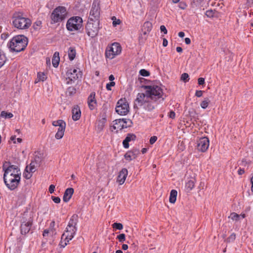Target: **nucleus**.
<instances>
[{"label": "nucleus", "instance_id": "f257e3e1", "mask_svg": "<svg viewBox=\"0 0 253 253\" xmlns=\"http://www.w3.org/2000/svg\"><path fill=\"white\" fill-rule=\"evenodd\" d=\"M156 104L151 100L146 90L145 93H138L134 101V108H143L147 111H151L155 108Z\"/></svg>", "mask_w": 253, "mask_h": 253}, {"label": "nucleus", "instance_id": "f03ea898", "mask_svg": "<svg viewBox=\"0 0 253 253\" xmlns=\"http://www.w3.org/2000/svg\"><path fill=\"white\" fill-rule=\"evenodd\" d=\"M77 231V221L74 219V216H72L69 220L65 231L62 235L61 245L62 248H64L74 238Z\"/></svg>", "mask_w": 253, "mask_h": 253}, {"label": "nucleus", "instance_id": "7ed1b4c3", "mask_svg": "<svg viewBox=\"0 0 253 253\" xmlns=\"http://www.w3.org/2000/svg\"><path fill=\"white\" fill-rule=\"evenodd\" d=\"M27 44L28 39L26 37L23 35H18L11 39L7 46L11 51L18 52L23 50Z\"/></svg>", "mask_w": 253, "mask_h": 253}, {"label": "nucleus", "instance_id": "20e7f679", "mask_svg": "<svg viewBox=\"0 0 253 253\" xmlns=\"http://www.w3.org/2000/svg\"><path fill=\"white\" fill-rule=\"evenodd\" d=\"M12 23L14 27L19 29H27L30 27L31 20L24 16L23 13L16 12L12 16Z\"/></svg>", "mask_w": 253, "mask_h": 253}, {"label": "nucleus", "instance_id": "39448f33", "mask_svg": "<svg viewBox=\"0 0 253 253\" xmlns=\"http://www.w3.org/2000/svg\"><path fill=\"white\" fill-rule=\"evenodd\" d=\"M146 92L150 96L152 102L163 101L164 100L163 89L158 85L145 86Z\"/></svg>", "mask_w": 253, "mask_h": 253}, {"label": "nucleus", "instance_id": "423d86ee", "mask_svg": "<svg viewBox=\"0 0 253 253\" xmlns=\"http://www.w3.org/2000/svg\"><path fill=\"white\" fill-rule=\"evenodd\" d=\"M66 9L64 6H59L52 11L51 14V19L53 23L62 22L67 16Z\"/></svg>", "mask_w": 253, "mask_h": 253}, {"label": "nucleus", "instance_id": "0eeeda50", "mask_svg": "<svg viewBox=\"0 0 253 253\" xmlns=\"http://www.w3.org/2000/svg\"><path fill=\"white\" fill-rule=\"evenodd\" d=\"M83 27V19L79 16H73L69 18L66 23L67 30L74 32L80 30Z\"/></svg>", "mask_w": 253, "mask_h": 253}, {"label": "nucleus", "instance_id": "6e6552de", "mask_svg": "<svg viewBox=\"0 0 253 253\" xmlns=\"http://www.w3.org/2000/svg\"><path fill=\"white\" fill-rule=\"evenodd\" d=\"M121 50V46L119 43L117 42L113 43L111 46L107 47L105 51V56L106 58L112 59L116 55L120 54Z\"/></svg>", "mask_w": 253, "mask_h": 253}, {"label": "nucleus", "instance_id": "1a4fd4ad", "mask_svg": "<svg viewBox=\"0 0 253 253\" xmlns=\"http://www.w3.org/2000/svg\"><path fill=\"white\" fill-rule=\"evenodd\" d=\"M99 21H88L85 27L87 35L91 38L96 37L99 29Z\"/></svg>", "mask_w": 253, "mask_h": 253}, {"label": "nucleus", "instance_id": "9d476101", "mask_svg": "<svg viewBox=\"0 0 253 253\" xmlns=\"http://www.w3.org/2000/svg\"><path fill=\"white\" fill-rule=\"evenodd\" d=\"M66 83L67 84H71L77 80L79 77H81L82 74L79 70L72 68L69 69L66 72Z\"/></svg>", "mask_w": 253, "mask_h": 253}, {"label": "nucleus", "instance_id": "9b49d317", "mask_svg": "<svg viewBox=\"0 0 253 253\" xmlns=\"http://www.w3.org/2000/svg\"><path fill=\"white\" fill-rule=\"evenodd\" d=\"M21 177H3V180L7 187L11 190L15 189L20 183Z\"/></svg>", "mask_w": 253, "mask_h": 253}, {"label": "nucleus", "instance_id": "f8f14e48", "mask_svg": "<svg viewBox=\"0 0 253 253\" xmlns=\"http://www.w3.org/2000/svg\"><path fill=\"white\" fill-rule=\"evenodd\" d=\"M116 111L118 114L122 116L127 114L129 111V105L125 99H121L118 101Z\"/></svg>", "mask_w": 253, "mask_h": 253}, {"label": "nucleus", "instance_id": "ddd939ff", "mask_svg": "<svg viewBox=\"0 0 253 253\" xmlns=\"http://www.w3.org/2000/svg\"><path fill=\"white\" fill-rule=\"evenodd\" d=\"M3 169L4 171L3 177L15 176L16 177H21V171L20 169L16 166L11 165L5 168V166H3Z\"/></svg>", "mask_w": 253, "mask_h": 253}, {"label": "nucleus", "instance_id": "4468645a", "mask_svg": "<svg viewBox=\"0 0 253 253\" xmlns=\"http://www.w3.org/2000/svg\"><path fill=\"white\" fill-rule=\"evenodd\" d=\"M33 224V219L30 217L28 219L23 217L21 220L20 232L22 235H26L30 230Z\"/></svg>", "mask_w": 253, "mask_h": 253}, {"label": "nucleus", "instance_id": "2eb2a0df", "mask_svg": "<svg viewBox=\"0 0 253 253\" xmlns=\"http://www.w3.org/2000/svg\"><path fill=\"white\" fill-rule=\"evenodd\" d=\"M100 15V8L98 3H93L90 11L89 21H99Z\"/></svg>", "mask_w": 253, "mask_h": 253}, {"label": "nucleus", "instance_id": "dca6fc26", "mask_svg": "<svg viewBox=\"0 0 253 253\" xmlns=\"http://www.w3.org/2000/svg\"><path fill=\"white\" fill-rule=\"evenodd\" d=\"M209 140L207 137L200 138L197 141V149L202 152H206L209 147Z\"/></svg>", "mask_w": 253, "mask_h": 253}, {"label": "nucleus", "instance_id": "f3484780", "mask_svg": "<svg viewBox=\"0 0 253 253\" xmlns=\"http://www.w3.org/2000/svg\"><path fill=\"white\" fill-rule=\"evenodd\" d=\"M139 153V150L138 149H133L126 153L125 158L127 161H130L136 159Z\"/></svg>", "mask_w": 253, "mask_h": 253}, {"label": "nucleus", "instance_id": "a211bd4d", "mask_svg": "<svg viewBox=\"0 0 253 253\" xmlns=\"http://www.w3.org/2000/svg\"><path fill=\"white\" fill-rule=\"evenodd\" d=\"M128 174V171L126 169L123 168L120 171L119 174L117 177V182L119 183L120 185H122L124 183L126 176Z\"/></svg>", "mask_w": 253, "mask_h": 253}, {"label": "nucleus", "instance_id": "6ab92c4d", "mask_svg": "<svg viewBox=\"0 0 253 253\" xmlns=\"http://www.w3.org/2000/svg\"><path fill=\"white\" fill-rule=\"evenodd\" d=\"M81 115V112L80 107L75 105L72 109V119L74 121H78L80 119Z\"/></svg>", "mask_w": 253, "mask_h": 253}, {"label": "nucleus", "instance_id": "aec40b11", "mask_svg": "<svg viewBox=\"0 0 253 253\" xmlns=\"http://www.w3.org/2000/svg\"><path fill=\"white\" fill-rule=\"evenodd\" d=\"M88 105L90 110L95 109L96 105V101L95 99V93H91L88 98Z\"/></svg>", "mask_w": 253, "mask_h": 253}, {"label": "nucleus", "instance_id": "412c9836", "mask_svg": "<svg viewBox=\"0 0 253 253\" xmlns=\"http://www.w3.org/2000/svg\"><path fill=\"white\" fill-rule=\"evenodd\" d=\"M74 191V189L72 188H68L65 190L63 197V200L65 202H68L70 200Z\"/></svg>", "mask_w": 253, "mask_h": 253}, {"label": "nucleus", "instance_id": "4be33fe9", "mask_svg": "<svg viewBox=\"0 0 253 253\" xmlns=\"http://www.w3.org/2000/svg\"><path fill=\"white\" fill-rule=\"evenodd\" d=\"M136 136L131 133H128L123 142V146L125 148L129 147V142L135 140Z\"/></svg>", "mask_w": 253, "mask_h": 253}, {"label": "nucleus", "instance_id": "5701e85b", "mask_svg": "<svg viewBox=\"0 0 253 253\" xmlns=\"http://www.w3.org/2000/svg\"><path fill=\"white\" fill-rule=\"evenodd\" d=\"M152 28V24L149 21L145 22L142 27V32L145 36L147 35Z\"/></svg>", "mask_w": 253, "mask_h": 253}, {"label": "nucleus", "instance_id": "b1692460", "mask_svg": "<svg viewBox=\"0 0 253 253\" xmlns=\"http://www.w3.org/2000/svg\"><path fill=\"white\" fill-rule=\"evenodd\" d=\"M196 180L194 178H191L188 180L185 183V189L187 192L191 191L195 187Z\"/></svg>", "mask_w": 253, "mask_h": 253}, {"label": "nucleus", "instance_id": "393cba45", "mask_svg": "<svg viewBox=\"0 0 253 253\" xmlns=\"http://www.w3.org/2000/svg\"><path fill=\"white\" fill-rule=\"evenodd\" d=\"M177 195V192L176 190H172L170 192L169 201L172 204L175 203Z\"/></svg>", "mask_w": 253, "mask_h": 253}, {"label": "nucleus", "instance_id": "a878e982", "mask_svg": "<svg viewBox=\"0 0 253 253\" xmlns=\"http://www.w3.org/2000/svg\"><path fill=\"white\" fill-rule=\"evenodd\" d=\"M60 58L59 55V53L58 52H55L52 58V65L54 67H57L59 63Z\"/></svg>", "mask_w": 253, "mask_h": 253}, {"label": "nucleus", "instance_id": "bb28decb", "mask_svg": "<svg viewBox=\"0 0 253 253\" xmlns=\"http://www.w3.org/2000/svg\"><path fill=\"white\" fill-rule=\"evenodd\" d=\"M106 122V119L105 116L103 117L101 119L99 120L98 122L97 126V129L99 131H101L104 126V125Z\"/></svg>", "mask_w": 253, "mask_h": 253}, {"label": "nucleus", "instance_id": "cd10ccee", "mask_svg": "<svg viewBox=\"0 0 253 253\" xmlns=\"http://www.w3.org/2000/svg\"><path fill=\"white\" fill-rule=\"evenodd\" d=\"M76 51L75 48L70 47L68 50V56L70 60H73L75 58Z\"/></svg>", "mask_w": 253, "mask_h": 253}, {"label": "nucleus", "instance_id": "c85d7f7f", "mask_svg": "<svg viewBox=\"0 0 253 253\" xmlns=\"http://www.w3.org/2000/svg\"><path fill=\"white\" fill-rule=\"evenodd\" d=\"M7 60L5 53L0 49V68L3 66Z\"/></svg>", "mask_w": 253, "mask_h": 253}, {"label": "nucleus", "instance_id": "c756f323", "mask_svg": "<svg viewBox=\"0 0 253 253\" xmlns=\"http://www.w3.org/2000/svg\"><path fill=\"white\" fill-rule=\"evenodd\" d=\"M47 78L46 75L44 73H38L37 76V79L35 81V83L36 84L39 82H43Z\"/></svg>", "mask_w": 253, "mask_h": 253}, {"label": "nucleus", "instance_id": "7c9ffc66", "mask_svg": "<svg viewBox=\"0 0 253 253\" xmlns=\"http://www.w3.org/2000/svg\"><path fill=\"white\" fill-rule=\"evenodd\" d=\"M203 0H193L191 5L193 8H197L201 6Z\"/></svg>", "mask_w": 253, "mask_h": 253}, {"label": "nucleus", "instance_id": "2f4dec72", "mask_svg": "<svg viewBox=\"0 0 253 253\" xmlns=\"http://www.w3.org/2000/svg\"><path fill=\"white\" fill-rule=\"evenodd\" d=\"M37 166L38 165H37L34 162L32 161L30 165L29 166H27L26 169L33 173L35 171Z\"/></svg>", "mask_w": 253, "mask_h": 253}, {"label": "nucleus", "instance_id": "473e14b6", "mask_svg": "<svg viewBox=\"0 0 253 253\" xmlns=\"http://www.w3.org/2000/svg\"><path fill=\"white\" fill-rule=\"evenodd\" d=\"M210 102V100L209 98H205V99L201 102L200 106L203 109H206L208 107Z\"/></svg>", "mask_w": 253, "mask_h": 253}, {"label": "nucleus", "instance_id": "72a5a7b5", "mask_svg": "<svg viewBox=\"0 0 253 253\" xmlns=\"http://www.w3.org/2000/svg\"><path fill=\"white\" fill-rule=\"evenodd\" d=\"M240 217L241 215L238 214L235 212H232L229 216V218H231L233 220L238 221L239 220Z\"/></svg>", "mask_w": 253, "mask_h": 253}, {"label": "nucleus", "instance_id": "f704fd0d", "mask_svg": "<svg viewBox=\"0 0 253 253\" xmlns=\"http://www.w3.org/2000/svg\"><path fill=\"white\" fill-rule=\"evenodd\" d=\"M37 165H40L42 162L41 155L38 153L37 154L35 155L34 161Z\"/></svg>", "mask_w": 253, "mask_h": 253}, {"label": "nucleus", "instance_id": "c9c22d12", "mask_svg": "<svg viewBox=\"0 0 253 253\" xmlns=\"http://www.w3.org/2000/svg\"><path fill=\"white\" fill-rule=\"evenodd\" d=\"M0 116L4 118H11L13 116V115L11 113L2 111L0 114Z\"/></svg>", "mask_w": 253, "mask_h": 253}, {"label": "nucleus", "instance_id": "e433bc0d", "mask_svg": "<svg viewBox=\"0 0 253 253\" xmlns=\"http://www.w3.org/2000/svg\"><path fill=\"white\" fill-rule=\"evenodd\" d=\"M32 172L30 171L29 170H27V169H25V171L23 173L24 177L26 179H30L32 176Z\"/></svg>", "mask_w": 253, "mask_h": 253}, {"label": "nucleus", "instance_id": "4c0bfd02", "mask_svg": "<svg viewBox=\"0 0 253 253\" xmlns=\"http://www.w3.org/2000/svg\"><path fill=\"white\" fill-rule=\"evenodd\" d=\"M66 123L62 120H58L54 121L52 122V125L55 126H60L62 124H64Z\"/></svg>", "mask_w": 253, "mask_h": 253}, {"label": "nucleus", "instance_id": "58836bf2", "mask_svg": "<svg viewBox=\"0 0 253 253\" xmlns=\"http://www.w3.org/2000/svg\"><path fill=\"white\" fill-rule=\"evenodd\" d=\"M189 80V76L187 73H183L181 76V80L185 83L187 82Z\"/></svg>", "mask_w": 253, "mask_h": 253}, {"label": "nucleus", "instance_id": "ea45409f", "mask_svg": "<svg viewBox=\"0 0 253 253\" xmlns=\"http://www.w3.org/2000/svg\"><path fill=\"white\" fill-rule=\"evenodd\" d=\"M236 239V234L234 233H232L226 240L227 242L230 243L233 242Z\"/></svg>", "mask_w": 253, "mask_h": 253}, {"label": "nucleus", "instance_id": "a19ab883", "mask_svg": "<svg viewBox=\"0 0 253 253\" xmlns=\"http://www.w3.org/2000/svg\"><path fill=\"white\" fill-rule=\"evenodd\" d=\"M117 239L121 243H123L126 240V235L125 234L122 233L117 236Z\"/></svg>", "mask_w": 253, "mask_h": 253}, {"label": "nucleus", "instance_id": "79ce46f5", "mask_svg": "<svg viewBox=\"0 0 253 253\" xmlns=\"http://www.w3.org/2000/svg\"><path fill=\"white\" fill-rule=\"evenodd\" d=\"M215 11L213 10H208L206 12V15L208 17H213L214 16Z\"/></svg>", "mask_w": 253, "mask_h": 253}, {"label": "nucleus", "instance_id": "37998d69", "mask_svg": "<svg viewBox=\"0 0 253 253\" xmlns=\"http://www.w3.org/2000/svg\"><path fill=\"white\" fill-rule=\"evenodd\" d=\"M112 227L118 230H122L123 228V225L120 223H114L112 224Z\"/></svg>", "mask_w": 253, "mask_h": 253}, {"label": "nucleus", "instance_id": "c03bdc74", "mask_svg": "<svg viewBox=\"0 0 253 253\" xmlns=\"http://www.w3.org/2000/svg\"><path fill=\"white\" fill-rule=\"evenodd\" d=\"M139 74L140 75L143 77H148L150 75L149 72L145 69L140 70L139 71Z\"/></svg>", "mask_w": 253, "mask_h": 253}, {"label": "nucleus", "instance_id": "a18cd8bd", "mask_svg": "<svg viewBox=\"0 0 253 253\" xmlns=\"http://www.w3.org/2000/svg\"><path fill=\"white\" fill-rule=\"evenodd\" d=\"M64 131H57L56 133L55 134V138L57 139H60L62 138L64 135Z\"/></svg>", "mask_w": 253, "mask_h": 253}, {"label": "nucleus", "instance_id": "49530a36", "mask_svg": "<svg viewBox=\"0 0 253 253\" xmlns=\"http://www.w3.org/2000/svg\"><path fill=\"white\" fill-rule=\"evenodd\" d=\"M42 22L41 21H36L33 25L34 28L35 30L39 29L41 26Z\"/></svg>", "mask_w": 253, "mask_h": 253}, {"label": "nucleus", "instance_id": "de8ad7c7", "mask_svg": "<svg viewBox=\"0 0 253 253\" xmlns=\"http://www.w3.org/2000/svg\"><path fill=\"white\" fill-rule=\"evenodd\" d=\"M115 85V83L114 82H111L106 84V89L108 90H111V87L114 86Z\"/></svg>", "mask_w": 253, "mask_h": 253}, {"label": "nucleus", "instance_id": "09e8293b", "mask_svg": "<svg viewBox=\"0 0 253 253\" xmlns=\"http://www.w3.org/2000/svg\"><path fill=\"white\" fill-rule=\"evenodd\" d=\"M187 7V4L184 2H180L179 4V7L181 9H185Z\"/></svg>", "mask_w": 253, "mask_h": 253}, {"label": "nucleus", "instance_id": "8fccbe9b", "mask_svg": "<svg viewBox=\"0 0 253 253\" xmlns=\"http://www.w3.org/2000/svg\"><path fill=\"white\" fill-rule=\"evenodd\" d=\"M51 198L55 203L58 204L60 202V198L58 197L52 196Z\"/></svg>", "mask_w": 253, "mask_h": 253}, {"label": "nucleus", "instance_id": "3c124183", "mask_svg": "<svg viewBox=\"0 0 253 253\" xmlns=\"http://www.w3.org/2000/svg\"><path fill=\"white\" fill-rule=\"evenodd\" d=\"M114 18H115V20H113V25L114 26H116L117 25H119L120 24V20L119 19H118V20H116V18H115V17H113L112 18V19L114 20Z\"/></svg>", "mask_w": 253, "mask_h": 253}, {"label": "nucleus", "instance_id": "603ef678", "mask_svg": "<svg viewBox=\"0 0 253 253\" xmlns=\"http://www.w3.org/2000/svg\"><path fill=\"white\" fill-rule=\"evenodd\" d=\"M157 140V137L156 136H152L150 139V143L151 144H154Z\"/></svg>", "mask_w": 253, "mask_h": 253}, {"label": "nucleus", "instance_id": "864d4df0", "mask_svg": "<svg viewBox=\"0 0 253 253\" xmlns=\"http://www.w3.org/2000/svg\"><path fill=\"white\" fill-rule=\"evenodd\" d=\"M66 123L64 124H62L60 126H59V128L58 129L57 131H65V127H66Z\"/></svg>", "mask_w": 253, "mask_h": 253}, {"label": "nucleus", "instance_id": "5fc2aeb1", "mask_svg": "<svg viewBox=\"0 0 253 253\" xmlns=\"http://www.w3.org/2000/svg\"><path fill=\"white\" fill-rule=\"evenodd\" d=\"M160 30L162 32H163L165 34H167V30L164 25H161L160 27Z\"/></svg>", "mask_w": 253, "mask_h": 253}, {"label": "nucleus", "instance_id": "6e6d98bb", "mask_svg": "<svg viewBox=\"0 0 253 253\" xmlns=\"http://www.w3.org/2000/svg\"><path fill=\"white\" fill-rule=\"evenodd\" d=\"M54 189H55V186L54 185H50L49 186V189H48V191H49V192L51 194H52V193L54 192Z\"/></svg>", "mask_w": 253, "mask_h": 253}, {"label": "nucleus", "instance_id": "4d7b16f0", "mask_svg": "<svg viewBox=\"0 0 253 253\" xmlns=\"http://www.w3.org/2000/svg\"><path fill=\"white\" fill-rule=\"evenodd\" d=\"M203 91L202 90H197L195 93V95L198 97H201L203 95Z\"/></svg>", "mask_w": 253, "mask_h": 253}, {"label": "nucleus", "instance_id": "13d9d810", "mask_svg": "<svg viewBox=\"0 0 253 253\" xmlns=\"http://www.w3.org/2000/svg\"><path fill=\"white\" fill-rule=\"evenodd\" d=\"M205 83V79L203 78H200L198 79V84L199 85H203Z\"/></svg>", "mask_w": 253, "mask_h": 253}, {"label": "nucleus", "instance_id": "bf43d9fd", "mask_svg": "<svg viewBox=\"0 0 253 253\" xmlns=\"http://www.w3.org/2000/svg\"><path fill=\"white\" fill-rule=\"evenodd\" d=\"M169 118H170L171 119H174L175 118V114L174 112H173V111H171L169 113Z\"/></svg>", "mask_w": 253, "mask_h": 253}, {"label": "nucleus", "instance_id": "052dcab7", "mask_svg": "<svg viewBox=\"0 0 253 253\" xmlns=\"http://www.w3.org/2000/svg\"><path fill=\"white\" fill-rule=\"evenodd\" d=\"M168 44V42L166 39H163V45L165 47L167 46Z\"/></svg>", "mask_w": 253, "mask_h": 253}, {"label": "nucleus", "instance_id": "680f3d73", "mask_svg": "<svg viewBox=\"0 0 253 253\" xmlns=\"http://www.w3.org/2000/svg\"><path fill=\"white\" fill-rule=\"evenodd\" d=\"M245 172V170L244 169H242L241 168H240L238 170V173L239 174V175H242L243 174V173H244Z\"/></svg>", "mask_w": 253, "mask_h": 253}, {"label": "nucleus", "instance_id": "e2e57ef3", "mask_svg": "<svg viewBox=\"0 0 253 253\" xmlns=\"http://www.w3.org/2000/svg\"><path fill=\"white\" fill-rule=\"evenodd\" d=\"M185 42L186 44H189L191 43V40L189 38H186Z\"/></svg>", "mask_w": 253, "mask_h": 253}, {"label": "nucleus", "instance_id": "0e129e2a", "mask_svg": "<svg viewBox=\"0 0 253 253\" xmlns=\"http://www.w3.org/2000/svg\"><path fill=\"white\" fill-rule=\"evenodd\" d=\"M55 225V222L54 221H52L50 224V228L52 229H54V226Z\"/></svg>", "mask_w": 253, "mask_h": 253}, {"label": "nucleus", "instance_id": "69168bd1", "mask_svg": "<svg viewBox=\"0 0 253 253\" xmlns=\"http://www.w3.org/2000/svg\"><path fill=\"white\" fill-rule=\"evenodd\" d=\"M122 248L123 250H126L128 249V246L126 244H123Z\"/></svg>", "mask_w": 253, "mask_h": 253}, {"label": "nucleus", "instance_id": "338daca9", "mask_svg": "<svg viewBox=\"0 0 253 253\" xmlns=\"http://www.w3.org/2000/svg\"><path fill=\"white\" fill-rule=\"evenodd\" d=\"M185 36V34L184 32H180L179 33H178V36L180 38H183Z\"/></svg>", "mask_w": 253, "mask_h": 253}, {"label": "nucleus", "instance_id": "774afa93", "mask_svg": "<svg viewBox=\"0 0 253 253\" xmlns=\"http://www.w3.org/2000/svg\"><path fill=\"white\" fill-rule=\"evenodd\" d=\"M251 183H252V187H251V190L253 192V176L251 178Z\"/></svg>", "mask_w": 253, "mask_h": 253}]
</instances>
